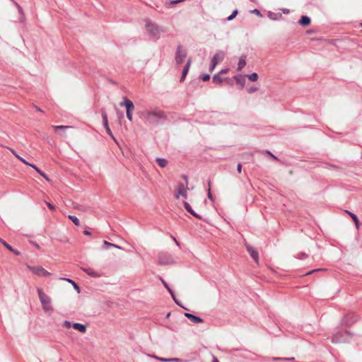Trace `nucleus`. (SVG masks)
Segmentation results:
<instances>
[{"label":"nucleus","instance_id":"nucleus-6","mask_svg":"<svg viewBox=\"0 0 362 362\" xmlns=\"http://www.w3.org/2000/svg\"><path fill=\"white\" fill-rule=\"evenodd\" d=\"M358 320V316L354 313H349L346 315L341 320V324L344 326L349 327L356 322Z\"/></svg>","mask_w":362,"mask_h":362},{"label":"nucleus","instance_id":"nucleus-64","mask_svg":"<svg viewBox=\"0 0 362 362\" xmlns=\"http://www.w3.org/2000/svg\"><path fill=\"white\" fill-rule=\"evenodd\" d=\"M361 25H362V24H361Z\"/></svg>","mask_w":362,"mask_h":362},{"label":"nucleus","instance_id":"nucleus-19","mask_svg":"<svg viewBox=\"0 0 362 362\" xmlns=\"http://www.w3.org/2000/svg\"><path fill=\"white\" fill-rule=\"evenodd\" d=\"M163 286L167 288V290L168 291V292L170 293L171 296L173 297V300H175V303L177 305H180V303L177 302V300H176L175 296H174V293H173V291H172V289L169 287L168 284L163 279H160Z\"/></svg>","mask_w":362,"mask_h":362},{"label":"nucleus","instance_id":"nucleus-22","mask_svg":"<svg viewBox=\"0 0 362 362\" xmlns=\"http://www.w3.org/2000/svg\"><path fill=\"white\" fill-rule=\"evenodd\" d=\"M156 162L160 168H164L168 164V160L165 158H157Z\"/></svg>","mask_w":362,"mask_h":362},{"label":"nucleus","instance_id":"nucleus-37","mask_svg":"<svg viewBox=\"0 0 362 362\" xmlns=\"http://www.w3.org/2000/svg\"><path fill=\"white\" fill-rule=\"evenodd\" d=\"M257 90H258V88H257V87L252 86V87H250V88H249L247 89V92H248L249 93H254V92L257 91Z\"/></svg>","mask_w":362,"mask_h":362},{"label":"nucleus","instance_id":"nucleus-27","mask_svg":"<svg viewBox=\"0 0 362 362\" xmlns=\"http://www.w3.org/2000/svg\"><path fill=\"white\" fill-rule=\"evenodd\" d=\"M53 129L57 132L59 130H65L71 128V126H66V125H59V126H53Z\"/></svg>","mask_w":362,"mask_h":362},{"label":"nucleus","instance_id":"nucleus-8","mask_svg":"<svg viewBox=\"0 0 362 362\" xmlns=\"http://www.w3.org/2000/svg\"><path fill=\"white\" fill-rule=\"evenodd\" d=\"M348 334L349 332L346 331L335 333L332 337V341L333 343L346 342L347 339L344 337V335Z\"/></svg>","mask_w":362,"mask_h":362},{"label":"nucleus","instance_id":"nucleus-20","mask_svg":"<svg viewBox=\"0 0 362 362\" xmlns=\"http://www.w3.org/2000/svg\"><path fill=\"white\" fill-rule=\"evenodd\" d=\"M60 280H62V281H66L70 284H71V286H74V289L78 292V293H80V288L79 286H78V284L74 281L73 280L70 279H67V278H64V277H62L59 279Z\"/></svg>","mask_w":362,"mask_h":362},{"label":"nucleus","instance_id":"nucleus-62","mask_svg":"<svg viewBox=\"0 0 362 362\" xmlns=\"http://www.w3.org/2000/svg\"><path fill=\"white\" fill-rule=\"evenodd\" d=\"M173 240H175V242L176 245H179V243L177 241V240H176L175 238H173Z\"/></svg>","mask_w":362,"mask_h":362},{"label":"nucleus","instance_id":"nucleus-60","mask_svg":"<svg viewBox=\"0 0 362 362\" xmlns=\"http://www.w3.org/2000/svg\"><path fill=\"white\" fill-rule=\"evenodd\" d=\"M35 108H36V110H37V111H39V112H42V110H40V109L39 107H35Z\"/></svg>","mask_w":362,"mask_h":362},{"label":"nucleus","instance_id":"nucleus-41","mask_svg":"<svg viewBox=\"0 0 362 362\" xmlns=\"http://www.w3.org/2000/svg\"><path fill=\"white\" fill-rule=\"evenodd\" d=\"M106 132L115 141V137H114V136H113V134L112 133V131H111L110 128H107L106 129Z\"/></svg>","mask_w":362,"mask_h":362},{"label":"nucleus","instance_id":"nucleus-52","mask_svg":"<svg viewBox=\"0 0 362 362\" xmlns=\"http://www.w3.org/2000/svg\"><path fill=\"white\" fill-rule=\"evenodd\" d=\"M15 255H20V252H18V250H16L13 248V251H12Z\"/></svg>","mask_w":362,"mask_h":362},{"label":"nucleus","instance_id":"nucleus-40","mask_svg":"<svg viewBox=\"0 0 362 362\" xmlns=\"http://www.w3.org/2000/svg\"><path fill=\"white\" fill-rule=\"evenodd\" d=\"M46 204H47V206H48V208L50 210H52V211H54L55 210V206L53 204H52L51 203L46 202Z\"/></svg>","mask_w":362,"mask_h":362},{"label":"nucleus","instance_id":"nucleus-47","mask_svg":"<svg viewBox=\"0 0 362 362\" xmlns=\"http://www.w3.org/2000/svg\"><path fill=\"white\" fill-rule=\"evenodd\" d=\"M321 270H322V269H314V270H312V271L308 272L306 274V275H309V274H313V273H314V272H315L321 271Z\"/></svg>","mask_w":362,"mask_h":362},{"label":"nucleus","instance_id":"nucleus-12","mask_svg":"<svg viewBox=\"0 0 362 362\" xmlns=\"http://www.w3.org/2000/svg\"><path fill=\"white\" fill-rule=\"evenodd\" d=\"M191 63H192V59H188L183 70H182V76H181V78H180V81H183L186 77V76L188 74V71H189V67L191 66Z\"/></svg>","mask_w":362,"mask_h":362},{"label":"nucleus","instance_id":"nucleus-11","mask_svg":"<svg viewBox=\"0 0 362 362\" xmlns=\"http://www.w3.org/2000/svg\"><path fill=\"white\" fill-rule=\"evenodd\" d=\"M183 205H184V207L185 209L191 214L193 216H194L195 218L199 219V220H202V217L199 215L198 214H197L191 207V206L189 205V204L187 202H183Z\"/></svg>","mask_w":362,"mask_h":362},{"label":"nucleus","instance_id":"nucleus-4","mask_svg":"<svg viewBox=\"0 0 362 362\" xmlns=\"http://www.w3.org/2000/svg\"><path fill=\"white\" fill-rule=\"evenodd\" d=\"M175 261L173 256L168 252H160L158 255V264L160 265L173 264Z\"/></svg>","mask_w":362,"mask_h":362},{"label":"nucleus","instance_id":"nucleus-56","mask_svg":"<svg viewBox=\"0 0 362 362\" xmlns=\"http://www.w3.org/2000/svg\"><path fill=\"white\" fill-rule=\"evenodd\" d=\"M36 172H37L40 175L42 173V170H40L38 168L35 170Z\"/></svg>","mask_w":362,"mask_h":362},{"label":"nucleus","instance_id":"nucleus-38","mask_svg":"<svg viewBox=\"0 0 362 362\" xmlns=\"http://www.w3.org/2000/svg\"><path fill=\"white\" fill-rule=\"evenodd\" d=\"M216 65H217V64H216L215 62L211 61L210 66H209V71H212L215 69Z\"/></svg>","mask_w":362,"mask_h":362},{"label":"nucleus","instance_id":"nucleus-29","mask_svg":"<svg viewBox=\"0 0 362 362\" xmlns=\"http://www.w3.org/2000/svg\"><path fill=\"white\" fill-rule=\"evenodd\" d=\"M222 81H223V79L218 74H216L213 76V82L214 83L220 84L222 83Z\"/></svg>","mask_w":362,"mask_h":362},{"label":"nucleus","instance_id":"nucleus-32","mask_svg":"<svg viewBox=\"0 0 362 362\" xmlns=\"http://www.w3.org/2000/svg\"><path fill=\"white\" fill-rule=\"evenodd\" d=\"M238 13V11L237 9L234 10L232 12V13L229 16H228L227 20L229 21H232L233 18H235V16H237Z\"/></svg>","mask_w":362,"mask_h":362},{"label":"nucleus","instance_id":"nucleus-59","mask_svg":"<svg viewBox=\"0 0 362 362\" xmlns=\"http://www.w3.org/2000/svg\"><path fill=\"white\" fill-rule=\"evenodd\" d=\"M274 160H277V158L272 153L270 155Z\"/></svg>","mask_w":362,"mask_h":362},{"label":"nucleus","instance_id":"nucleus-9","mask_svg":"<svg viewBox=\"0 0 362 362\" xmlns=\"http://www.w3.org/2000/svg\"><path fill=\"white\" fill-rule=\"evenodd\" d=\"M119 105L125 106L126 113H131L134 107L133 103L127 97H124L123 101L119 103Z\"/></svg>","mask_w":362,"mask_h":362},{"label":"nucleus","instance_id":"nucleus-23","mask_svg":"<svg viewBox=\"0 0 362 362\" xmlns=\"http://www.w3.org/2000/svg\"><path fill=\"white\" fill-rule=\"evenodd\" d=\"M346 212L351 217V218L353 219V221H354L356 228H358V226H359V221H358V219L357 216L351 212V211H346Z\"/></svg>","mask_w":362,"mask_h":362},{"label":"nucleus","instance_id":"nucleus-17","mask_svg":"<svg viewBox=\"0 0 362 362\" xmlns=\"http://www.w3.org/2000/svg\"><path fill=\"white\" fill-rule=\"evenodd\" d=\"M310 18L307 16H302L300 19L298 21V23L303 26H307L310 24Z\"/></svg>","mask_w":362,"mask_h":362},{"label":"nucleus","instance_id":"nucleus-43","mask_svg":"<svg viewBox=\"0 0 362 362\" xmlns=\"http://www.w3.org/2000/svg\"><path fill=\"white\" fill-rule=\"evenodd\" d=\"M252 13L257 14L258 16H262L260 11L258 9H254L252 11Z\"/></svg>","mask_w":362,"mask_h":362},{"label":"nucleus","instance_id":"nucleus-33","mask_svg":"<svg viewBox=\"0 0 362 362\" xmlns=\"http://www.w3.org/2000/svg\"><path fill=\"white\" fill-rule=\"evenodd\" d=\"M0 242L4 245V247H6L8 250L10 251H13V247L8 245V243H6V242H5L4 240L2 239H0Z\"/></svg>","mask_w":362,"mask_h":362},{"label":"nucleus","instance_id":"nucleus-45","mask_svg":"<svg viewBox=\"0 0 362 362\" xmlns=\"http://www.w3.org/2000/svg\"><path fill=\"white\" fill-rule=\"evenodd\" d=\"M228 71V69L226 68V69H222V70L218 73V74L220 75V74H226Z\"/></svg>","mask_w":362,"mask_h":362},{"label":"nucleus","instance_id":"nucleus-58","mask_svg":"<svg viewBox=\"0 0 362 362\" xmlns=\"http://www.w3.org/2000/svg\"><path fill=\"white\" fill-rule=\"evenodd\" d=\"M283 11H284V13H289V10L288 9H284Z\"/></svg>","mask_w":362,"mask_h":362},{"label":"nucleus","instance_id":"nucleus-5","mask_svg":"<svg viewBox=\"0 0 362 362\" xmlns=\"http://www.w3.org/2000/svg\"><path fill=\"white\" fill-rule=\"evenodd\" d=\"M182 177L186 180L187 183L184 184V183L180 182L178 184V185H177L178 189L175 192V197L177 199H178L180 197V196H182L185 199H187V191L188 189L187 177L186 175H183Z\"/></svg>","mask_w":362,"mask_h":362},{"label":"nucleus","instance_id":"nucleus-13","mask_svg":"<svg viewBox=\"0 0 362 362\" xmlns=\"http://www.w3.org/2000/svg\"><path fill=\"white\" fill-rule=\"evenodd\" d=\"M247 250L251 255V257L254 259V260L257 263L259 259L258 252L255 250V248L250 245H247Z\"/></svg>","mask_w":362,"mask_h":362},{"label":"nucleus","instance_id":"nucleus-46","mask_svg":"<svg viewBox=\"0 0 362 362\" xmlns=\"http://www.w3.org/2000/svg\"><path fill=\"white\" fill-rule=\"evenodd\" d=\"M40 175H41L42 177H43L46 180H47V181H49V180H49V178L46 175V174H45V173H43V172H42V173L40 174Z\"/></svg>","mask_w":362,"mask_h":362},{"label":"nucleus","instance_id":"nucleus-63","mask_svg":"<svg viewBox=\"0 0 362 362\" xmlns=\"http://www.w3.org/2000/svg\"><path fill=\"white\" fill-rule=\"evenodd\" d=\"M148 114H151V113H153V112H148Z\"/></svg>","mask_w":362,"mask_h":362},{"label":"nucleus","instance_id":"nucleus-28","mask_svg":"<svg viewBox=\"0 0 362 362\" xmlns=\"http://www.w3.org/2000/svg\"><path fill=\"white\" fill-rule=\"evenodd\" d=\"M156 358L158 359L160 361L163 362H178L180 359L178 358H159V357H155Z\"/></svg>","mask_w":362,"mask_h":362},{"label":"nucleus","instance_id":"nucleus-21","mask_svg":"<svg viewBox=\"0 0 362 362\" xmlns=\"http://www.w3.org/2000/svg\"><path fill=\"white\" fill-rule=\"evenodd\" d=\"M245 76H246L237 75L235 76V80L236 81L238 84L240 85L241 86H243L245 83Z\"/></svg>","mask_w":362,"mask_h":362},{"label":"nucleus","instance_id":"nucleus-57","mask_svg":"<svg viewBox=\"0 0 362 362\" xmlns=\"http://www.w3.org/2000/svg\"><path fill=\"white\" fill-rule=\"evenodd\" d=\"M30 166L31 168H33L34 170H35L36 168H37V167L36 165H33V164H31V163H30Z\"/></svg>","mask_w":362,"mask_h":362},{"label":"nucleus","instance_id":"nucleus-61","mask_svg":"<svg viewBox=\"0 0 362 362\" xmlns=\"http://www.w3.org/2000/svg\"><path fill=\"white\" fill-rule=\"evenodd\" d=\"M266 153H267L268 155H272V152H270L269 151H266Z\"/></svg>","mask_w":362,"mask_h":362},{"label":"nucleus","instance_id":"nucleus-34","mask_svg":"<svg viewBox=\"0 0 362 362\" xmlns=\"http://www.w3.org/2000/svg\"><path fill=\"white\" fill-rule=\"evenodd\" d=\"M16 158L21 160L22 163H23L24 164L27 165H30V163H28L27 160H25L23 158H22L21 156H20L19 155H16Z\"/></svg>","mask_w":362,"mask_h":362},{"label":"nucleus","instance_id":"nucleus-3","mask_svg":"<svg viewBox=\"0 0 362 362\" xmlns=\"http://www.w3.org/2000/svg\"><path fill=\"white\" fill-rule=\"evenodd\" d=\"M26 267L34 275H35L37 276L47 277V276H50L52 275V273L47 271L42 266H40V265L30 266V265L27 264Z\"/></svg>","mask_w":362,"mask_h":362},{"label":"nucleus","instance_id":"nucleus-49","mask_svg":"<svg viewBox=\"0 0 362 362\" xmlns=\"http://www.w3.org/2000/svg\"><path fill=\"white\" fill-rule=\"evenodd\" d=\"M208 198L210 199L211 200L214 199L210 189L208 190Z\"/></svg>","mask_w":362,"mask_h":362},{"label":"nucleus","instance_id":"nucleus-55","mask_svg":"<svg viewBox=\"0 0 362 362\" xmlns=\"http://www.w3.org/2000/svg\"><path fill=\"white\" fill-rule=\"evenodd\" d=\"M36 172H37L40 175L42 173V170H40L38 168L35 170Z\"/></svg>","mask_w":362,"mask_h":362},{"label":"nucleus","instance_id":"nucleus-39","mask_svg":"<svg viewBox=\"0 0 362 362\" xmlns=\"http://www.w3.org/2000/svg\"><path fill=\"white\" fill-rule=\"evenodd\" d=\"M71 326L72 325H71L70 322L66 321V320L64 322V327H66L67 329H69Z\"/></svg>","mask_w":362,"mask_h":362},{"label":"nucleus","instance_id":"nucleus-10","mask_svg":"<svg viewBox=\"0 0 362 362\" xmlns=\"http://www.w3.org/2000/svg\"><path fill=\"white\" fill-rule=\"evenodd\" d=\"M225 57V52L222 50L218 51L212 57L211 61L215 62L216 64H218L219 62H221Z\"/></svg>","mask_w":362,"mask_h":362},{"label":"nucleus","instance_id":"nucleus-30","mask_svg":"<svg viewBox=\"0 0 362 362\" xmlns=\"http://www.w3.org/2000/svg\"><path fill=\"white\" fill-rule=\"evenodd\" d=\"M251 81H256L258 78L257 73H252L246 76Z\"/></svg>","mask_w":362,"mask_h":362},{"label":"nucleus","instance_id":"nucleus-18","mask_svg":"<svg viewBox=\"0 0 362 362\" xmlns=\"http://www.w3.org/2000/svg\"><path fill=\"white\" fill-rule=\"evenodd\" d=\"M72 327L74 329L79 331L81 333H85L86 331V327L80 323H74Z\"/></svg>","mask_w":362,"mask_h":362},{"label":"nucleus","instance_id":"nucleus-36","mask_svg":"<svg viewBox=\"0 0 362 362\" xmlns=\"http://www.w3.org/2000/svg\"><path fill=\"white\" fill-rule=\"evenodd\" d=\"M308 257V255L304 252H300L298 255V258L300 259H303Z\"/></svg>","mask_w":362,"mask_h":362},{"label":"nucleus","instance_id":"nucleus-53","mask_svg":"<svg viewBox=\"0 0 362 362\" xmlns=\"http://www.w3.org/2000/svg\"><path fill=\"white\" fill-rule=\"evenodd\" d=\"M133 115H127V117L129 121H132Z\"/></svg>","mask_w":362,"mask_h":362},{"label":"nucleus","instance_id":"nucleus-42","mask_svg":"<svg viewBox=\"0 0 362 362\" xmlns=\"http://www.w3.org/2000/svg\"><path fill=\"white\" fill-rule=\"evenodd\" d=\"M184 1V0H174V1H172L170 3V5H175V4H178V3H180V2H182V1Z\"/></svg>","mask_w":362,"mask_h":362},{"label":"nucleus","instance_id":"nucleus-2","mask_svg":"<svg viewBox=\"0 0 362 362\" xmlns=\"http://www.w3.org/2000/svg\"><path fill=\"white\" fill-rule=\"evenodd\" d=\"M37 291L44 311L47 313H52L53 308L51 303V298L41 288H37Z\"/></svg>","mask_w":362,"mask_h":362},{"label":"nucleus","instance_id":"nucleus-15","mask_svg":"<svg viewBox=\"0 0 362 362\" xmlns=\"http://www.w3.org/2000/svg\"><path fill=\"white\" fill-rule=\"evenodd\" d=\"M82 270L91 277L98 278L101 276L99 272L94 271L91 268H82Z\"/></svg>","mask_w":362,"mask_h":362},{"label":"nucleus","instance_id":"nucleus-51","mask_svg":"<svg viewBox=\"0 0 362 362\" xmlns=\"http://www.w3.org/2000/svg\"><path fill=\"white\" fill-rule=\"evenodd\" d=\"M10 151H11V153L16 157V155H18L16 151H14L13 149L12 148H10Z\"/></svg>","mask_w":362,"mask_h":362},{"label":"nucleus","instance_id":"nucleus-26","mask_svg":"<svg viewBox=\"0 0 362 362\" xmlns=\"http://www.w3.org/2000/svg\"><path fill=\"white\" fill-rule=\"evenodd\" d=\"M116 247V248H118V249H122V247H119V246H118V245H115V244H113V243H109V242H107V241L105 240V241L103 242V248H105V249H107V248H108V247Z\"/></svg>","mask_w":362,"mask_h":362},{"label":"nucleus","instance_id":"nucleus-24","mask_svg":"<svg viewBox=\"0 0 362 362\" xmlns=\"http://www.w3.org/2000/svg\"><path fill=\"white\" fill-rule=\"evenodd\" d=\"M268 17L271 19V20H273V21H277L279 20L281 17V14H279V13H273V12H269L268 13Z\"/></svg>","mask_w":362,"mask_h":362},{"label":"nucleus","instance_id":"nucleus-16","mask_svg":"<svg viewBox=\"0 0 362 362\" xmlns=\"http://www.w3.org/2000/svg\"><path fill=\"white\" fill-rule=\"evenodd\" d=\"M245 65H246V56L242 55L239 59L237 70L238 71H241L245 67Z\"/></svg>","mask_w":362,"mask_h":362},{"label":"nucleus","instance_id":"nucleus-25","mask_svg":"<svg viewBox=\"0 0 362 362\" xmlns=\"http://www.w3.org/2000/svg\"><path fill=\"white\" fill-rule=\"evenodd\" d=\"M68 218L74 223V224L75 226H80V221L76 216H73V215H69Z\"/></svg>","mask_w":362,"mask_h":362},{"label":"nucleus","instance_id":"nucleus-54","mask_svg":"<svg viewBox=\"0 0 362 362\" xmlns=\"http://www.w3.org/2000/svg\"><path fill=\"white\" fill-rule=\"evenodd\" d=\"M84 234L86 235H90L91 233L90 231L86 230H84Z\"/></svg>","mask_w":362,"mask_h":362},{"label":"nucleus","instance_id":"nucleus-48","mask_svg":"<svg viewBox=\"0 0 362 362\" xmlns=\"http://www.w3.org/2000/svg\"><path fill=\"white\" fill-rule=\"evenodd\" d=\"M237 170L238 171V173H241V170H242V165L240 163H238V166H237Z\"/></svg>","mask_w":362,"mask_h":362},{"label":"nucleus","instance_id":"nucleus-14","mask_svg":"<svg viewBox=\"0 0 362 362\" xmlns=\"http://www.w3.org/2000/svg\"><path fill=\"white\" fill-rule=\"evenodd\" d=\"M185 316L194 323H201L203 322V320L201 317L195 316L189 313H185Z\"/></svg>","mask_w":362,"mask_h":362},{"label":"nucleus","instance_id":"nucleus-50","mask_svg":"<svg viewBox=\"0 0 362 362\" xmlns=\"http://www.w3.org/2000/svg\"><path fill=\"white\" fill-rule=\"evenodd\" d=\"M117 116H118V117H117V119H118V121L120 122H121V120H122V119H123V116H124V115H117Z\"/></svg>","mask_w":362,"mask_h":362},{"label":"nucleus","instance_id":"nucleus-1","mask_svg":"<svg viewBox=\"0 0 362 362\" xmlns=\"http://www.w3.org/2000/svg\"><path fill=\"white\" fill-rule=\"evenodd\" d=\"M145 29L148 36L153 40H158L161 34L165 32L163 27L158 25L149 19L145 21Z\"/></svg>","mask_w":362,"mask_h":362},{"label":"nucleus","instance_id":"nucleus-7","mask_svg":"<svg viewBox=\"0 0 362 362\" xmlns=\"http://www.w3.org/2000/svg\"><path fill=\"white\" fill-rule=\"evenodd\" d=\"M187 56V52L182 49V45L179 44L177 46L175 59L177 64H182Z\"/></svg>","mask_w":362,"mask_h":362},{"label":"nucleus","instance_id":"nucleus-35","mask_svg":"<svg viewBox=\"0 0 362 362\" xmlns=\"http://www.w3.org/2000/svg\"><path fill=\"white\" fill-rule=\"evenodd\" d=\"M201 78L204 81H207L209 80L210 78V75L208 74H202L201 76Z\"/></svg>","mask_w":362,"mask_h":362},{"label":"nucleus","instance_id":"nucleus-31","mask_svg":"<svg viewBox=\"0 0 362 362\" xmlns=\"http://www.w3.org/2000/svg\"><path fill=\"white\" fill-rule=\"evenodd\" d=\"M103 126L105 128V129H107V128H110L109 124H108V119L107 117V115H103Z\"/></svg>","mask_w":362,"mask_h":362},{"label":"nucleus","instance_id":"nucleus-44","mask_svg":"<svg viewBox=\"0 0 362 362\" xmlns=\"http://www.w3.org/2000/svg\"><path fill=\"white\" fill-rule=\"evenodd\" d=\"M16 6H17V8H18L19 13L23 15V8L18 4H16Z\"/></svg>","mask_w":362,"mask_h":362}]
</instances>
